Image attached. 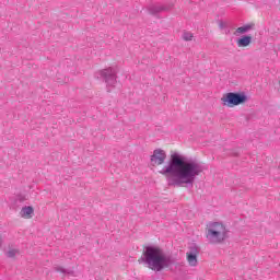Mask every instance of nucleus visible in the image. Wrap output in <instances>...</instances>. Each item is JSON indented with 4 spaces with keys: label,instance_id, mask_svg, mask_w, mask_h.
Here are the masks:
<instances>
[{
    "label": "nucleus",
    "instance_id": "obj_1",
    "mask_svg": "<svg viewBox=\"0 0 280 280\" xmlns=\"http://www.w3.org/2000/svg\"><path fill=\"white\" fill-rule=\"evenodd\" d=\"M160 174H163L173 185H194L196 176L200 174L198 164L185 162L178 154H172L170 163Z\"/></svg>",
    "mask_w": 280,
    "mask_h": 280
},
{
    "label": "nucleus",
    "instance_id": "obj_2",
    "mask_svg": "<svg viewBox=\"0 0 280 280\" xmlns=\"http://www.w3.org/2000/svg\"><path fill=\"white\" fill-rule=\"evenodd\" d=\"M143 257L148 268L154 270V272H161V270L168 266L165 254L159 247H147Z\"/></svg>",
    "mask_w": 280,
    "mask_h": 280
},
{
    "label": "nucleus",
    "instance_id": "obj_3",
    "mask_svg": "<svg viewBox=\"0 0 280 280\" xmlns=\"http://www.w3.org/2000/svg\"><path fill=\"white\" fill-rule=\"evenodd\" d=\"M229 237V230L224 223L210 222L206 226V240L209 244H224Z\"/></svg>",
    "mask_w": 280,
    "mask_h": 280
},
{
    "label": "nucleus",
    "instance_id": "obj_4",
    "mask_svg": "<svg viewBox=\"0 0 280 280\" xmlns=\"http://www.w3.org/2000/svg\"><path fill=\"white\" fill-rule=\"evenodd\" d=\"M223 106H228V108H235V106H240L242 104H246L248 102V97L244 93H226L221 98Z\"/></svg>",
    "mask_w": 280,
    "mask_h": 280
},
{
    "label": "nucleus",
    "instance_id": "obj_5",
    "mask_svg": "<svg viewBox=\"0 0 280 280\" xmlns=\"http://www.w3.org/2000/svg\"><path fill=\"white\" fill-rule=\"evenodd\" d=\"M166 160L167 153L163 149H155L150 159L151 165L153 167H159L160 165H163V163H165Z\"/></svg>",
    "mask_w": 280,
    "mask_h": 280
},
{
    "label": "nucleus",
    "instance_id": "obj_6",
    "mask_svg": "<svg viewBox=\"0 0 280 280\" xmlns=\"http://www.w3.org/2000/svg\"><path fill=\"white\" fill-rule=\"evenodd\" d=\"M250 43H253V36L250 35L242 36L236 40L237 47H249Z\"/></svg>",
    "mask_w": 280,
    "mask_h": 280
},
{
    "label": "nucleus",
    "instance_id": "obj_7",
    "mask_svg": "<svg viewBox=\"0 0 280 280\" xmlns=\"http://www.w3.org/2000/svg\"><path fill=\"white\" fill-rule=\"evenodd\" d=\"M34 215V208L33 207H24L21 210V218H24V220H32Z\"/></svg>",
    "mask_w": 280,
    "mask_h": 280
},
{
    "label": "nucleus",
    "instance_id": "obj_8",
    "mask_svg": "<svg viewBox=\"0 0 280 280\" xmlns=\"http://www.w3.org/2000/svg\"><path fill=\"white\" fill-rule=\"evenodd\" d=\"M186 259L191 267L198 266V255L194 253H186Z\"/></svg>",
    "mask_w": 280,
    "mask_h": 280
},
{
    "label": "nucleus",
    "instance_id": "obj_9",
    "mask_svg": "<svg viewBox=\"0 0 280 280\" xmlns=\"http://www.w3.org/2000/svg\"><path fill=\"white\" fill-rule=\"evenodd\" d=\"M247 31H248V26H241V27L236 28L235 35L240 36V34H246Z\"/></svg>",
    "mask_w": 280,
    "mask_h": 280
},
{
    "label": "nucleus",
    "instance_id": "obj_10",
    "mask_svg": "<svg viewBox=\"0 0 280 280\" xmlns=\"http://www.w3.org/2000/svg\"><path fill=\"white\" fill-rule=\"evenodd\" d=\"M8 257H10L11 259H14V257H16V255H19V249H10L7 253Z\"/></svg>",
    "mask_w": 280,
    "mask_h": 280
},
{
    "label": "nucleus",
    "instance_id": "obj_11",
    "mask_svg": "<svg viewBox=\"0 0 280 280\" xmlns=\"http://www.w3.org/2000/svg\"><path fill=\"white\" fill-rule=\"evenodd\" d=\"M191 38H194V35L190 32H185L183 34V39L184 40H191Z\"/></svg>",
    "mask_w": 280,
    "mask_h": 280
}]
</instances>
